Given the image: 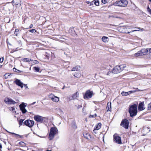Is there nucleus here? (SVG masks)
<instances>
[{
  "label": "nucleus",
  "instance_id": "f257e3e1",
  "mask_svg": "<svg viewBox=\"0 0 151 151\" xmlns=\"http://www.w3.org/2000/svg\"><path fill=\"white\" fill-rule=\"evenodd\" d=\"M128 111L131 117L136 116L137 113V105L134 104L131 105L129 107Z\"/></svg>",
  "mask_w": 151,
  "mask_h": 151
},
{
  "label": "nucleus",
  "instance_id": "f03ea898",
  "mask_svg": "<svg viewBox=\"0 0 151 151\" xmlns=\"http://www.w3.org/2000/svg\"><path fill=\"white\" fill-rule=\"evenodd\" d=\"M126 67L124 65H121L119 66H116L112 70V73L114 74H117L120 73Z\"/></svg>",
  "mask_w": 151,
  "mask_h": 151
},
{
  "label": "nucleus",
  "instance_id": "7ed1b4c3",
  "mask_svg": "<svg viewBox=\"0 0 151 151\" xmlns=\"http://www.w3.org/2000/svg\"><path fill=\"white\" fill-rule=\"evenodd\" d=\"M131 29L130 27L127 26H123L120 28V32L123 33H132V32H134L138 30H134L131 31L130 32L129 31L130 30L129 29Z\"/></svg>",
  "mask_w": 151,
  "mask_h": 151
},
{
  "label": "nucleus",
  "instance_id": "20e7f679",
  "mask_svg": "<svg viewBox=\"0 0 151 151\" xmlns=\"http://www.w3.org/2000/svg\"><path fill=\"white\" fill-rule=\"evenodd\" d=\"M58 131V129L55 127L51 128L49 135L50 140H51L53 139L55 134Z\"/></svg>",
  "mask_w": 151,
  "mask_h": 151
},
{
  "label": "nucleus",
  "instance_id": "39448f33",
  "mask_svg": "<svg viewBox=\"0 0 151 151\" xmlns=\"http://www.w3.org/2000/svg\"><path fill=\"white\" fill-rule=\"evenodd\" d=\"M115 4L116 6L121 7H125L128 4V1L126 0H120L116 1Z\"/></svg>",
  "mask_w": 151,
  "mask_h": 151
},
{
  "label": "nucleus",
  "instance_id": "423d86ee",
  "mask_svg": "<svg viewBox=\"0 0 151 151\" xmlns=\"http://www.w3.org/2000/svg\"><path fill=\"white\" fill-rule=\"evenodd\" d=\"M149 52V49H143L141 50L138 51L137 53L134 54L135 56H142L147 54L148 52Z\"/></svg>",
  "mask_w": 151,
  "mask_h": 151
},
{
  "label": "nucleus",
  "instance_id": "0eeeda50",
  "mask_svg": "<svg viewBox=\"0 0 151 151\" xmlns=\"http://www.w3.org/2000/svg\"><path fill=\"white\" fill-rule=\"evenodd\" d=\"M93 92L90 90L86 91L85 94L83 96V98L85 99L91 98L93 96Z\"/></svg>",
  "mask_w": 151,
  "mask_h": 151
},
{
  "label": "nucleus",
  "instance_id": "6e6552de",
  "mask_svg": "<svg viewBox=\"0 0 151 151\" xmlns=\"http://www.w3.org/2000/svg\"><path fill=\"white\" fill-rule=\"evenodd\" d=\"M24 124L30 128L32 127L34 124V122L29 119L25 121L23 123Z\"/></svg>",
  "mask_w": 151,
  "mask_h": 151
},
{
  "label": "nucleus",
  "instance_id": "1a4fd4ad",
  "mask_svg": "<svg viewBox=\"0 0 151 151\" xmlns=\"http://www.w3.org/2000/svg\"><path fill=\"white\" fill-rule=\"evenodd\" d=\"M129 122L128 120L126 119L122 120L121 123V125L124 127L126 129H127L128 128Z\"/></svg>",
  "mask_w": 151,
  "mask_h": 151
},
{
  "label": "nucleus",
  "instance_id": "9d476101",
  "mask_svg": "<svg viewBox=\"0 0 151 151\" xmlns=\"http://www.w3.org/2000/svg\"><path fill=\"white\" fill-rule=\"evenodd\" d=\"M26 106L27 105H25V104L24 103H22L19 106L20 110L22 111V112L23 114L25 113L27 111L26 109L25 108Z\"/></svg>",
  "mask_w": 151,
  "mask_h": 151
},
{
  "label": "nucleus",
  "instance_id": "9b49d317",
  "mask_svg": "<svg viewBox=\"0 0 151 151\" xmlns=\"http://www.w3.org/2000/svg\"><path fill=\"white\" fill-rule=\"evenodd\" d=\"M5 103L7 104H12L16 103V102L12 99L8 98H6L4 100Z\"/></svg>",
  "mask_w": 151,
  "mask_h": 151
},
{
  "label": "nucleus",
  "instance_id": "f8f14e48",
  "mask_svg": "<svg viewBox=\"0 0 151 151\" xmlns=\"http://www.w3.org/2000/svg\"><path fill=\"white\" fill-rule=\"evenodd\" d=\"M34 119L38 122H42L43 121V119L42 117L36 115L34 117Z\"/></svg>",
  "mask_w": 151,
  "mask_h": 151
},
{
  "label": "nucleus",
  "instance_id": "ddd939ff",
  "mask_svg": "<svg viewBox=\"0 0 151 151\" xmlns=\"http://www.w3.org/2000/svg\"><path fill=\"white\" fill-rule=\"evenodd\" d=\"M114 139L115 142L118 144H121L122 142L121 140V138L119 136H115L114 135Z\"/></svg>",
  "mask_w": 151,
  "mask_h": 151
},
{
  "label": "nucleus",
  "instance_id": "4468645a",
  "mask_svg": "<svg viewBox=\"0 0 151 151\" xmlns=\"http://www.w3.org/2000/svg\"><path fill=\"white\" fill-rule=\"evenodd\" d=\"M14 82L17 85L20 86L21 88L23 87V84L21 81L20 80L16 79Z\"/></svg>",
  "mask_w": 151,
  "mask_h": 151
},
{
  "label": "nucleus",
  "instance_id": "2eb2a0df",
  "mask_svg": "<svg viewBox=\"0 0 151 151\" xmlns=\"http://www.w3.org/2000/svg\"><path fill=\"white\" fill-rule=\"evenodd\" d=\"M69 32L73 37H75V36L76 35L74 29L73 27L70 28L69 30Z\"/></svg>",
  "mask_w": 151,
  "mask_h": 151
},
{
  "label": "nucleus",
  "instance_id": "dca6fc26",
  "mask_svg": "<svg viewBox=\"0 0 151 151\" xmlns=\"http://www.w3.org/2000/svg\"><path fill=\"white\" fill-rule=\"evenodd\" d=\"M144 103L143 102H141L139 104L138 106V110L139 111H141L144 110L145 108H144Z\"/></svg>",
  "mask_w": 151,
  "mask_h": 151
},
{
  "label": "nucleus",
  "instance_id": "f3484780",
  "mask_svg": "<svg viewBox=\"0 0 151 151\" xmlns=\"http://www.w3.org/2000/svg\"><path fill=\"white\" fill-rule=\"evenodd\" d=\"M84 137L86 139H90L91 138V136L90 134L87 132L83 133Z\"/></svg>",
  "mask_w": 151,
  "mask_h": 151
},
{
  "label": "nucleus",
  "instance_id": "a211bd4d",
  "mask_svg": "<svg viewBox=\"0 0 151 151\" xmlns=\"http://www.w3.org/2000/svg\"><path fill=\"white\" fill-rule=\"evenodd\" d=\"M78 92H77L75 93H74L72 96H71L70 97H69V99L70 100L74 99L78 96Z\"/></svg>",
  "mask_w": 151,
  "mask_h": 151
},
{
  "label": "nucleus",
  "instance_id": "6ab92c4d",
  "mask_svg": "<svg viewBox=\"0 0 151 151\" xmlns=\"http://www.w3.org/2000/svg\"><path fill=\"white\" fill-rule=\"evenodd\" d=\"M52 100L54 102H58L59 101V99L58 97L53 96L51 97Z\"/></svg>",
  "mask_w": 151,
  "mask_h": 151
},
{
  "label": "nucleus",
  "instance_id": "aec40b11",
  "mask_svg": "<svg viewBox=\"0 0 151 151\" xmlns=\"http://www.w3.org/2000/svg\"><path fill=\"white\" fill-rule=\"evenodd\" d=\"M80 67L79 66H76L74 67L73 68L71 71H78L80 70Z\"/></svg>",
  "mask_w": 151,
  "mask_h": 151
},
{
  "label": "nucleus",
  "instance_id": "412c9836",
  "mask_svg": "<svg viewBox=\"0 0 151 151\" xmlns=\"http://www.w3.org/2000/svg\"><path fill=\"white\" fill-rule=\"evenodd\" d=\"M12 1L14 3H15V4L17 5L20 4V5H21V0H13Z\"/></svg>",
  "mask_w": 151,
  "mask_h": 151
},
{
  "label": "nucleus",
  "instance_id": "4be33fe9",
  "mask_svg": "<svg viewBox=\"0 0 151 151\" xmlns=\"http://www.w3.org/2000/svg\"><path fill=\"white\" fill-rule=\"evenodd\" d=\"M111 102H110V103H108L106 107L107 111H110V109H111Z\"/></svg>",
  "mask_w": 151,
  "mask_h": 151
},
{
  "label": "nucleus",
  "instance_id": "5701e85b",
  "mask_svg": "<svg viewBox=\"0 0 151 151\" xmlns=\"http://www.w3.org/2000/svg\"><path fill=\"white\" fill-rule=\"evenodd\" d=\"M71 125L72 127L74 129H77V127L76 125V123H75V122H73L71 124Z\"/></svg>",
  "mask_w": 151,
  "mask_h": 151
},
{
  "label": "nucleus",
  "instance_id": "b1692460",
  "mask_svg": "<svg viewBox=\"0 0 151 151\" xmlns=\"http://www.w3.org/2000/svg\"><path fill=\"white\" fill-rule=\"evenodd\" d=\"M73 76L76 78H79L81 76V74L78 72L73 74Z\"/></svg>",
  "mask_w": 151,
  "mask_h": 151
},
{
  "label": "nucleus",
  "instance_id": "393cba45",
  "mask_svg": "<svg viewBox=\"0 0 151 151\" xmlns=\"http://www.w3.org/2000/svg\"><path fill=\"white\" fill-rule=\"evenodd\" d=\"M23 60L24 62H26L32 61V60L31 59L25 58H23Z\"/></svg>",
  "mask_w": 151,
  "mask_h": 151
},
{
  "label": "nucleus",
  "instance_id": "a878e982",
  "mask_svg": "<svg viewBox=\"0 0 151 151\" xmlns=\"http://www.w3.org/2000/svg\"><path fill=\"white\" fill-rule=\"evenodd\" d=\"M139 91V90H138V88H137L135 90H133L132 91H128V93L129 94H130L134 93L136 92V91Z\"/></svg>",
  "mask_w": 151,
  "mask_h": 151
},
{
  "label": "nucleus",
  "instance_id": "bb28decb",
  "mask_svg": "<svg viewBox=\"0 0 151 151\" xmlns=\"http://www.w3.org/2000/svg\"><path fill=\"white\" fill-rule=\"evenodd\" d=\"M11 74H10L9 73H6L4 75L5 78H9L11 77Z\"/></svg>",
  "mask_w": 151,
  "mask_h": 151
},
{
  "label": "nucleus",
  "instance_id": "cd10ccee",
  "mask_svg": "<svg viewBox=\"0 0 151 151\" xmlns=\"http://www.w3.org/2000/svg\"><path fill=\"white\" fill-rule=\"evenodd\" d=\"M122 95L123 96H127L129 95V93L128 92H124V91H123L121 93Z\"/></svg>",
  "mask_w": 151,
  "mask_h": 151
},
{
  "label": "nucleus",
  "instance_id": "c85d7f7f",
  "mask_svg": "<svg viewBox=\"0 0 151 151\" xmlns=\"http://www.w3.org/2000/svg\"><path fill=\"white\" fill-rule=\"evenodd\" d=\"M136 28V30H138V31H143V29L142 28H139L138 27H132L131 28V29H132V28Z\"/></svg>",
  "mask_w": 151,
  "mask_h": 151
},
{
  "label": "nucleus",
  "instance_id": "c756f323",
  "mask_svg": "<svg viewBox=\"0 0 151 151\" xmlns=\"http://www.w3.org/2000/svg\"><path fill=\"white\" fill-rule=\"evenodd\" d=\"M19 33V29H16L15 32H14L15 35H16L17 36L18 35Z\"/></svg>",
  "mask_w": 151,
  "mask_h": 151
},
{
  "label": "nucleus",
  "instance_id": "7c9ffc66",
  "mask_svg": "<svg viewBox=\"0 0 151 151\" xmlns=\"http://www.w3.org/2000/svg\"><path fill=\"white\" fill-rule=\"evenodd\" d=\"M94 4L96 6H98L99 5V3L98 0H96L94 1Z\"/></svg>",
  "mask_w": 151,
  "mask_h": 151
},
{
  "label": "nucleus",
  "instance_id": "2f4dec72",
  "mask_svg": "<svg viewBox=\"0 0 151 151\" xmlns=\"http://www.w3.org/2000/svg\"><path fill=\"white\" fill-rule=\"evenodd\" d=\"M100 127H99L98 126H96L95 127L94 129L93 130V131L94 132H95V131L96 130H98L100 129Z\"/></svg>",
  "mask_w": 151,
  "mask_h": 151
},
{
  "label": "nucleus",
  "instance_id": "473e14b6",
  "mask_svg": "<svg viewBox=\"0 0 151 151\" xmlns=\"http://www.w3.org/2000/svg\"><path fill=\"white\" fill-rule=\"evenodd\" d=\"M102 40L104 42H106L108 41L109 38H101Z\"/></svg>",
  "mask_w": 151,
  "mask_h": 151
},
{
  "label": "nucleus",
  "instance_id": "72a5a7b5",
  "mask_svg": "<svg viewBox=\"0 0 151 151\" xmlns=\"http://www.w3.org/2000/svg\"><path fill=\"white\" fill-rule=\"evenodd\" d=\"M103 72L105 74L108 75H109L110 73H111V72L110 71H104Z\"/></svg>",
  "mask_w": 151,
  "mask_h": 151
},
{
  "label": "nucleus",
  "instance_id": "f704fd0d",
  "mask_svg": "<svg viewBox=\"0 0 151 151\" xmlns=\"http://www.w3.org/2000/svg\"><path fill=\"white\" fill-rule=\"evenodd\" d=\"M8 132H9V133H11V134H14L16 136H19L20 138H21L22 137V136L21 135H19V134H16L14 133L10 132H8Z\"/></svg>",
  "mask_w": 151,
  "mask_h": 151
},
{
  "label": "nucleus",
  "instance_id": "c9c22d12",
  "mask_svg": "<svg viewBox=\"0 0 151 151\" xmlns=\"http://www.w3.org/2000/svg\"><path fill=\"white\" fill-rule=\"evenodd\" d=\"M24 120L23 119H20L19 121V124L20 126H21Z\"/></svg>",
  "mask_w": 151,
  "mask_h": 151
},
{
  "label": "nucleus",
  "instance_id": "e433bc0d",
  "mask_svg": "<svg viewBox=\"0 0 151 151\" xmlns=\"http://www.w3.org/2000/svg\"><path fill=\"white\" fill-rule=\"evenodd\" d=\"M147 109L148 110H151V101L150 103L148 104Z\"/></svg>",
  "mask_w": 151,
  "mask_h": 151
},
{
  "label": "nucleus",
  "instance_id": "4c0bfd02",
  "mask_svg": "<svg viewBox=\"0 0 151 151\" xmlns=\"http://www.w3.org/2000/svg\"><path fill=\"white\" fill-rule=\"evenodd\" d=\"M34 68L36 72H38L39 71L40 68L39 67H34Z\"/></svg>",
  "mask_w": 151,
  "mask_h": 151
},
{
  "label": "nucleus",
  "instance_id": "58836bf2",
  "mask_svg": "<svg viewBox=\"0 0 151 151\" xmlns=\"http://www.w3.org/2000/svg\"><path fill=\"white\" fill-rule=\"evenodd\" d=\"M13 70L14 71L16 72H22V71H21L20 70H17L15 68H13Z\"/></svg>",
  "mask_w": 151,
  "mask_h": 151
},
{
  "label": "nucleus",
  "instance_id": "ea45409f",
  "mask_svg": "<svg viewBox=\"0 0 151 151\" xmlns=\"http://www.w3.org/2000/svg\"><path fill=\"white\" fill-rule=\"evenodd\" d=\"M109 17H113V18H119V17L117 16H115L113 15H110L109 16Z\"/></svg>",
  "mask_w": 151,
  "mask_h": 151
},
{
  "label": "nucleus",
  "instance_id": "a19ab883",
  "mask_svg": "<svg viewBox=\"0 0 151 151\" xmlns=\"http://www.w3.org/2000/svg\"><path fill=\"white\" fill-rule=\"evenodd\" d=\"M19 145H22V146H24L25 144V143L23 142H20L19 143Z\"/></svg>",
  "mask_w": 151,
  "mask_h": 151
},
{
  "label": "nucleus",
  "instance_id": "79ce46f5",
  "mask_svg": "<svg viewBox=\"0 0 151 151\" xmlns=\"http://www.w3.org/2000/svg\"><path fill=\"white\" fill-rule=\"evenodd\" d=\"M29 32L32 33H35L36 32V30L34 29H32L29 30Z\"/></svg>",
  "mask_w": 151,
  "mask_h": 151
},
{
  "label": "nucleus",
  "instance_id": "37998d69",
  "mask_svg": "<svg viewBox=\"0 0 151 151\" xmlns=\"http://www.w3.org/2000/svg\"><path fill=\"white\" fill-rule=\"evenodd\" d=\"M147 10L148 12L150 14H151V9H150L149 7H148L147 8Z\"/></svg>",
  "mask_w": 151,
  "mask_h": 151
},
{
  "label": "nucleus",
  "instance_id": "c03bdc74",
  "mask_svg": "<svg viewBox=\"0 0 151 151\" xmlns=\"http://www.w3.org/2000/svg\"><path fill=\"white\" fill-rule=\"evenodd\" d=\"M101 2L102 3L105 4L107 3L106 0H102Z\"/></svg>",
  "mask_w": 151,
  "mask_h": 151
},
{
  "label": "nucleus",
  "instance_id": "a18cd8bd",
  "mask_svg": "<svg viewBox=\"0 0 151 151\" xmlns=\"http://www.w3.org/2000/svg\"><path fill=\"white\" fill-rule=\"evenodd\" d=\"M4 58H0V63H2L3 62L4 60Z\"/></svg>",
  "mask_w": 151,
  "mask_h": 151
},
{
  "label": "nucleus",
  "instance_id": "49530a36",
  "mask_svg": "<svg viewBox=\"0 0 151 151\" xmlns=\"http://www.w3.org/2000/svg\"><path fill=\"white\" fill-rule=\"evenodd\" d=\"M34 63L36 64H38L39 63V62L36 60H35Z\"/></svg>",
  "mask_w": 151,
  "mask_h": 151
},
{
  "label": "nucleus",
  "instance_id": "de8ad7c7",
  "mask_svg": "<svg viewBox=\"0 0 151 151\" xmlns=\"http://www.w3.org/2000/svg\"><path fill=\"white\" fill-rule=\"evenodd\" d=\"M94 1H92L90 4V5H92L94 4Z\"/></svg>",
  "mask_w": 151,
  "mask_h": 151
},
{
  "label": "nucleus",
  "instance_id": "09e8293b",
  "mask_svg": "<svg viewBox=\"0 0 151 151\" xmlns=\"http://www.w3.org/2000/svg\"><path fill=\"white\" fill-rule=\"evenodd\" d=\"M82 107V106L81 105H78L77 106V108L78 109Z\"/></svg>",
  "mask_w": 151,
  "mask_h": 151
},
{
  "label": "nucleus",
  "instance_id": "8fccbe9b",
  "mask_svg": "<svg viewBox=\"0 0 151 151\" xmlns=\"http://www.w3.org/2000/svg\"><path fill=\"white\" fill-rule=\"evenodd\" d=\"M6 42H7V44L8 45H11L9 42H8V39H7V40H6Z\"/></svg>",
  "mask_w": 151,
  "mask_h": 151
},
{
  "label": "nucleus",
  "instance_id": "3c124183",
  "mask_svg": "<svg viewBox=\"0 0 151 151\" xmlns=\"http://www.w3.org/2000/svg\"><path fill=\"white\" fill-rule=\"evenodd\" d=\"M101 124L100 123H99L98 124V126L99 127H100V128H101Z\"/></svg>",
  "mask_w": 151,
  "mask_h": 151
},
{
  "label": "nucleus",
  "instance_id": "603ef678",
  "mask_svg": "<svg viewBox=\"0 0 151 151\" xmlns=\"http://www.w3.org/2000/svg\"><path fill=\"white\" fill-rule=\"evenodd\" d=\"M24 87L26 88H28V87L27 86V84H24Z\"/></svg>",
  "mask_w": 151,
  "mask_h": 151
},
{
  "label": "nucleus",
  "instance_id": "864d4df0",
  "mask_svg": "<svg viewBox=\"0 0 151 151\" xmlns=\"http://www.w3.org/2000/svg\"><path fill=\"white\" fill-rule=\"evenodd\" d=\"M146 129L148 130V132L150 131V130L149 129L150 128L149 127H147Z\"/></svg>",
  "mask_w": 151,
  "mask_h": 151
},
{
  "label": "nucleus",
  "instance_id": "5fc2aeb1",
  "mask_svg": "<svg viewBox=\"0 0 151 151\" xmlns=\"http://www.w3.org/2000/svg\"><path fill=\"white\" fill-rule=\"evenodd\" d=\"M36 102H33V103H32L31 105H34L35 104V103H36Z\"/></svg>",
  "mask_w": 151,
  "mask_h": 151
},
{
  "label": "nucleus",
  "instance_id": "6e6d98bb",
  "mask_svg": "<svg viewBox=\"0 0 151 151\" xmlns=\"http://www.w3.org/2000/svg\"><path fill=\"white\" fill-rule=\"evenodd\" d=\"M12 111H13V110H14L15 109V108L14 107H12Z\"/></svg>",
  "mask_w": 151,
  "mask_h": 151
},
{
  "label": "nucleus",
  "instance_id": "4d7b16f0",
  "mask_svg": "<svg viewBox=\"0 0 151 151\" xmlns=\"http://www.w3.org/2000/svg\"><path fill=\"white\" fill-rule=\"evenodd\" d=\"M149 53H151V48H149Z\"/></svg>",
  "mask_w": 151,
  "mask_h": 151
},
{
  "label": "nucleus",
  "instance_id": "13d9d810",
  "mask_svg": "<svg viewBox=\"0 0 151 151\" xmlns=\"http://www.w3.org/2000/svg\"><path fill=\"white\" fill-rule=\"evenodd\" d=\"M2 147V146L1 144L0 143V148H1Z\"/></svg>",
  "mask_w": 151,
  "mask_h": 151
},
{
  "label": "nucleus",
  "instance_id": "bf43d9fd",
  "mask_svg": "<svg viewBox=\"0 0 151 151\" xmlns=\"http://www.w3.org/2000/svg\"><path fill=\"white\" fill-rule=\"evenodd\" d=\"M32 26H33V25H32V24H31L30 25V27H30V28H31V27H32Z\"/></svg>",
  "mask_w": 151,
  "mask_h": 151
},
{
  "label": "nucleus",
  "instance_id": "052dcab7",
  "mask_svg": "<svg viewBox=\"0 0 151 151\" xmlns=\"http://www.w3.org/2000/svg\"><path fill=\"white\" fill-rule=\"evenodd\" d=\"M18 42H19V44H20L21 43V41H18Z\"/></svg>",
  "mask_w": 151,
  "mask_h": 151
},
{
  "label": "nucleus",
  "instance_id": "680f3d73",
  "mask_svg": "<svg viewBox=\"0 0 151 151\" xmlns=\"http://www.w3.org/2000/svg\"><path fill=\"white\" fill-rule=\"evenodd\" d=\"M102 38H108V37H106V36H103Z\"/></svg>",
  "mask_w": 151,
  "mask_h": 151
},
{
  "label": "nucleus",
  "instance_id": "e2e57ef3",
  "mask_svg": "<svg viewBox=\"0 0 151 151\" xmlns=\"http://www.w3.org/2000/svg\"><path fill=\"white\" fill-rule=\"evenodd\" d=\"M46 151H52V150H47Z\"/></svg>",
  "mask_w": 151,
  "mask_h": 151
},
{
  "label": "nucleus",
  "instance_id": "0e129e2a",
  "mask_svg": "<svg viewBox=\"0 0 151 151\" xmlns=\"http://www.w3.org/2000/svg\"><path fill=\"white\" fill-rule=\"evenodd\" d=\"M2 65H0V68H1L2 67Z\"/></svg>",
  "mask_w": 151,
  "mask_h": 151
},
{
  "label": "nucleus",
  "instance_id": "69168bd1",
  "mask_svg": "<svg viewBox=\"0 0 151 151\" xmlns=\"http://www.w3.org/2000/svg\"><path fill=\"white\" fill-rule=\"evenodd\" d=\"M133 32H132V33H130V34H131V35H133Z\"/></svg>",
  "mask_w": 151,
  "mask_h": 151
},
{
  "label": "nucleus",
  "instance_id": "338daca9",
  "mask_svg": "<svg viewBox=\"0 0 151 151\" xmlns=\"http://www.w3.org/2000/svg\"><path fill=\"white\" fill-rule=\"evenodd\" d=\"M65 88V86H64L62 88V89H63Z\"/></svg>",
  "mask_w": 151,
  "mask_h": 151
},
{
  "label": "nucleus",
  "instance_id": "774afa93",
  "mask_svg": "<svg viewBox=\"0 0 151 151\" xmlns=\"http://www.w3.org/2000/svg\"><path fill=\"white\" fill-rule=\"evenodd\" d=\"M95 116H97L96 114H95Z\"/></svg>",
  "mask_w": 151,
  "mask_h": 151
}]
</instances>
